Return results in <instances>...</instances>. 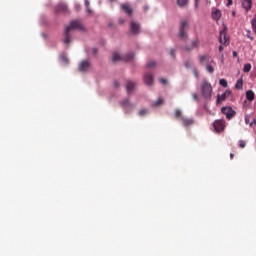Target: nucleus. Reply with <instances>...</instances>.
Here are the masks:
<instances>
[{
  "label": "nucleus",
  "mask_w": 256,
  "mask_h": 256,
  "mask_svg": "<svg viewBox=\"0 0 256 256\" xmlns=\"http://www.w3.org/2000/svg\"><path fill=\"white\" fill-rule=\"evenodd\" d=\"M120 25H123V23H125V19L124 18H120L119 21Z\"/></svg>",
  "instance_id": "obj_39"
},
{
  "label": "nucleus",
  "mask_w": 256,
  "mask_h": 256,
  "mask_svg": "<svg viewBox=\"0 0 256 256\" xmlns=\"http://www.w3.org/2000/svg\"><path fill=\"white\" fill-rule=\"evenodd\" d=\"M199 47V39H194L189 46L184 47V51H193Z\"/></svg>",
  "instance_id": "obj_14"
},
{
  "label": "nucleus",
  "mask_w": 256,
  "mask_h": 256,
  "mask_svg": "<svg viewBox=\"0 0 256 256\" xmlns=\"http://www.w3.org/2000/svg\"><path fill=\"white\" fill-rule=\"evenodd\" d=\"M206 71H208V73H215V68H213V66L211 64H207L206 65Z\"/></svg>",
  "instance_id": "obj_27"
},
{
  "label": "nucleus",
  "mask_w": 256,
  "mask_h": 256,
  "mask_svg": "<svg viewBox=\"0 0 256 256\" xmlns=\"http://www.w3.org/2000/svg\"><path fill=\"white\" fill-rule=\"evenodd\" d=\"M114 87L117 89V87H119V82L115 81L114 82Z\"/></svg>",
  "instance_id": "obj_42"
},
{
  "label": "nucleus",
  "mask_w": 256,
  "mask_h": 256,
  "mask_svg": "<svg viewBox=\"0 0 256 256\" xmlns=\"http://www.w3.org/2000/svg\"><path fill=\"white\" fill-rule=\"evenodd\" d=\"M246 146H247V142H245V140H240L239 141L240 149H245Z\"/></svg>",
  "instance_id": "obj_31"
},
{
  "label": "nucleus",
  "mask_w": 256,
  "mask_h": 256,
  "mask_svg": "<svg viewBox=\"0 0 256 256\" xmlns=\"http://www.w3.org/2000/svg\"><path fill=\"white\" fill-rule=\"evenodd\" d=\"M185 67L187 68V69H189V67H191V62H185Z\"/></svg>",
  "instance_id": "obj_37"
},
{
  "label": "nucleus",
  "mask_w": 256,
  "mask_h": 256,
  "mask_svg": "<svg viewBox=\"0 0 256 256\" xmlns=\"http://www.w3.org/2000/svg\"><path fill=\"white\" fill-rule=\"evenodd\" d=\"M197 7H199V0H195V9H197Z\"/></svg>",
  "instance_id": "obj_41"
},
{
  "label": "nucleus",
  "mask_w": 256,
  "mask_h": 256,
  "mask_svg": "<svg viewBox=\"0 0 256 256\" xmlns=\"http://www.w3.org/2000/svg\"><path fill=\"white\" fill-rule=\"evenodd\" d=\"M212 18L215 19V21H219L221 19V12L219 10L213 11Z\"/></svg>",
  "instance_id": "obj_23"
},
{
  "label": "nucleus",
  "mask_w": 256,
  "mask_h": 256,
  "mask_svg": "<svg viewBox=\"0 0 256 256\" xmlns=\"http://www.w3.org/2000/svg\"><path fill=\"white\" fill-rule=\"evenodd\" d=\"M213 127L216 133H221V131L225 130V120H216L213 123Z\"/></svg>",
  "instance_id": "obj_9"
},
{
  "label": "nucleus",
  "mask_w": 256,
  "mask_h": 256,
  "mask_svg": "<svg viewBox=\"0 0 256 256\" xmlns=\"http://www.w3.org/2000/svg\"><path fill=\"white\" fill-rule=\"evenodd\" d=\"M136 86H137V83H135L131 80H128L126 82V91H127V93H133V89H135Z\"/></svg>",
  "instance_id": "obj_18"
},
{
  "label": "nucleus",
  "mask_w": 256,
  "mask_h": 256,
  "mask_svg": "<svg viewBox=\"0 0 256 256\" xmlns=\"http://www.w3.org/2000/svg\"><path fill=\"white\" fill-rule=\"evenodd\" d=\"M200 93L204 99H211L213 93V87L211 86V83L204 80L200 85Z\"/></svg>",
  "instance_id": "obj_3"
},
{
  "label": "nucleus",
  "mask_w": 256,
  "mask_h": 256,
  "mask_svg": "<svg viewBox=\"0 0 256 256\" xmlns=\"http://www.w3.org/2000/svg\"><path fill=\"white\" fill-rule=\"evenodd\" d=\"M193 98H194V99H197V94H193Z\"/></svg>",
  "instance_id": "obj_47"
},
{
  "label": "nucleus",
  "mask_w": 256,
  "mask_h": 256,
  "mask_svg": "<svg viewBox=\"0 0 256 256\" xmlns=\"http://www.w3.org/2000/svg\"><path fill=\"white\" fill-rule=\"evenodd\" d=\"M243 71L244 73H249V71H251V64L250 63L245 64Z\"/></svg>",
  "instance_id": "obj_30"
},
{
  "label": "nucleus",
  "mask_w": 256,
  "mask_h": 256,
  "mask_svg": "<svg viewBox=\"0 0 256 256\" xmlns=\"http://www.w3.org/2000/svg\"><path fill=\"white\" fill-rule=\"evenodd\" d=\"M77 29L79 31H83V24H81V21L73 20L72 22H70V24L65 28L63 43L69 45V43H71L72 37L71 32L76 31Z\"/></svg>",
  "instance_id": "obj_1"
},
{
  "label": "nucleus",
  "mask_w": 256,
  "mask_h": 256,
  "mask_svg": "<svg viewBox=\"0 0 256 256\" xmlns=\"http://www.w3.org/2000/svg\"><path fill=\"white\" fill-rule=\"evenodd\" d=\"M179 38L185 41L187 39V21H181Z\"/></svg>",
  "instance_id": "obj_8"
},
{
  "label": "nucleus",
  "mask_w": 256,
  "mask_h": 256,
  "mask_svg": "<svg viewBox=\"0 0 256 256\" xmlns=\"http://www.w3.org/2000/svg\"><path fill=\"white\" fill-rule=\"evenodd\" d=\"M79 71H81L82 73H85L86 71H89V69H91V62L84 60L82 62H80L79 66H78Z\"/></svg>",
  "instance_id": "obj_11"
},
{
  "label": "nucleus",
  "mask_w": 256,
  "mask_h": 256,
  "mask_svg": "<svg viewBox=\"0 0 256 256\" xmlns=\"http://www.w3.org/2000/svg\"><path fill=\"white\" fill-rule=\"evenodd\" d=\"M97 51H98L97 48H93L92 49V55H97Z\"/></svg>",
  "instance_id": "obj_40"
},
{
  "label": "nucleus",
  "mask_w": 256,
  "mask_h": 256,
  "mask_svg": "<svg viewBox=\"0 0 256 256\" xmlns=\"http://www.w3.org/2000/svg\"><path fill=\"white\" fill-rule=\"evenodd\" d=\"M219 85L226 88L228 86V83L225 79H220L219 80Z\"/></svg>",
  "instance_id": "obj_32"
},
{
  "label": "nucleus",
  "mask_w": 256,
  "mask_h": 256,
  "mask_svg": "<svg viewBox=\"0 0 256 256\" xmlns=\"http://www.w3.org/2000/svg\"><path fill=\"white\" fill-rule=\"evenodd\" d=\"M219 43L221 45H229V38L227 37V28L224 27L219 34Z\"/></svg>",
  "instance_id": "obj_7"
},
{
  "label": "nucleus",
  "mask_w": 256,
  "mask_h": 256,
  "mask_svg": "<svg viewBox=\"0 0 256 256\" xmlns=\"http://www.w3.org/2000/svg\"><path fill=\"white\" fill-rule=\"evenodd\" d=\"M248 39H250L251 41H253V37H251V36H249V35H248Z\"/></svg>",
  "instance_id": "obj_46"
},
{
  "label": "nucleus",
  "mask_w": 256,
  "mask_h": 256,
  "mask_svg": "<svg viewBox=\"0 0 256 256\" xmlns=\"http://www.w3.org/2000/svg\"><path fill=\"white\" fill-rule=\"evenodd\" d=\"M221 112L223 113V115L226 116V119H228V121H230V119H233V117H235V115L237 114V112H235V110H233V108L231 107H222Z\"/></svg>",
  "instance_id": "obj_5"
},
{
  "label": "nucleus",
  "mask_w": 256,
  "mask_h": 256,
  "mask_svg": "<svg viewBox=\"0 0 256 256\" xmlns=\"http://www.w3.org/2000/svg\"><path fill=\"white\" fill-rule=\"evenodd\" d=\"M234 155L233 153L230 154V159H233Z\"/></svg>",
  "instance_id": "obj_48"
},
{
  "label": "nucleus",
  "mask_w": 256,
  "mask_h": 256,
  "mask_svg": "<svg viewBox=\"0 0 256 256\" xmlns=\"http://www.w3.org/2000/svg\"><path fill=\"white\" fill-rule=\"evenodd\" d=\"M169 55H171V57H173V59H175V49H170Z\"/></svg>",
  "instance_id": "obj_33"
},
{
  "label": "nucleus",
  "mask_w": 256,
  "mask_h": 256,
  "mask_svg": "<svg viewBox=\"0 0 256 256\" xmlns=\"http://www.w3.org/2000/svg\"><path fill=\"white\" fill-rule=\"evenodd\" d=\"M61 59L64 63H69V59H67L66 56H62Z\"/></svg>",
  "instance_id": "obj_36"
},
{
  "label": "nucleus",
  "mask_w": 256,
  "mask_h": 256,
  "mask_svg": "<svg viewBox=\"0 0 256 256\" xmlns=\"http://www.w3.org/2000/svg\"><path fill=\"white\" fill-rule=\"evenodd\" d=\"M235 87L236 89H243V79L237 80Z\"/></svg>",
  "instance_id": "obj_26"
},
{
  "label": "nucleus",
  "mask_w": 256,
  "mask_h": 256,
  "mask_svg": "<svg viewBox=\"0 0 256 256\" xmlns=\"http://www.w3.org/2000/svg\"><path fill=\"white\" fill-rule=\"evenodd\" d=\"M143 81H144L145 85H148V86L153 85V75L149 74V73L145 74L143 76Z\"/></svg>",
  "instance_id": "obj_17"
},
{
  "label": "nucleus",
  "mask_w": 256,
  "mask_h": 256,
  "mask_svg": "<svg viewBox=\"0 0 256 256\" xmlns=\"http://www.w3.org/2000/svg\"><path fill=\"white\" fill-rule=\"evenodd\" d=\"M85 7H86V8H89V0H85ZM87 12H88V13H91V10H90V9H87Z\"/></svg>",
  "instance_id": "obj_34"
},
{
  "label": "nucleus",
  "mask_w": 256,
  "mask_h": 256,
  "mask_svg": "<svg viewBox=\"0 0 256 256\" xmlns=\"http://www.w3.org/2000/svg\"><path fill=\"white\" fill-rule=\"evenodd\" d=\"M229 95H231V90H226L222 95L217 96L216 103H223V101H225Z\"/></svg>",
  "instance_id": "obj_15"
},
{
  "label": "nucleus",
  "mask_w": 256,
  "mask_h": 256,
  "mask_svg": "<svg viewBox=\"0 0 256 256\" xmlns=\"http://www.w3.org/2000/svg\"><path fill=\"white\" fill-rule=\"evenodd\" d=\"M195 77H199V73L195 72L194 73Z\"/></svg>",
  "instance_id": "obj_45"
},
{
  "label": "nucleus",
  "mask_w": 256,
  "mask_h": 256,
  "mask_svg": "<svg viewBox=\"0 0 256 256\" xmlns=\"http://www.w3.org/2000/svg\"><path fill=\"white\" fill-rule=\"evenodd\" d=\"M245 123L246 125H250V127H253V125H256V119L252 118L250 115H245Z\"/></svg>",
  "instance_id": "obj_20"
},
{
  "label": "nucleus",
  "mask_w": 256,
  "mask_h": 256,
  "mask_svg": "<svg viewBox=\"0 0 256 256\" xmlns=\"http://www.w3.org/2000/svg\"><path fill=\"white\" fill-rule=\"evenodd\" d=\"M146 67L147 69H155V67H157V62L151 60L147 63Z\"/></svg>",
  "instance_id": "obj_25"
},
{
  "label": "nucleus",
  "mask_w": 256,
  "mask_h": 256,
  "mask_svg": "<svg viewBox=\"0 0 256 256\" xmlns=\"http://www.w3.org/2000/svg\"><path fill=\"white\" fill-rule=\"evenodd\" d=\"M122 107L123 109H125V111H131V109H133V104H131V102H129L128 99L123 100L122 101Z\"/></svg>",
  "instance_id": "obj_19"
},
{
  "label": "nucleus",
  "mask_w": 256,
  "mask_h": 256,
  "mask_svg": "<svg viewBox=\"0 0 256 256\" xmlns=\"http://www.w3.org/2000/svg\"><path fill=\"white\" fill-rule=\"evenodd\" d=\"M174 117H175V119L180 121V123L183 125V127H191V125H193V123H195L193 118H188V117L184 116L183 113H181V110H179V109L175 110Z\"/></svg>",
  "instance_id": "obj_2"
},
{
  "label": "nucleus",
  "mask_w": 256,
  "mask_h": 256,
  "mask_svg": "<svg viewBox=\"0 0 256 256\" xmlns=\"http://www.w3.org/2000/svg\"><path fill=\"white\" fill-rule=\"evenodd\" d=\"M198 61L200 65H209V63H214V65H216L215 61L211 60V56H209V54L199 55Z\"/></svg>",
  "instance_id": "obj_6"
},
{
  "label": "nucleus",
  "mask_w": 256,
  "mask_h": 256,
  "mask_svg": "<svg viewBox=\"0 0 256 256\" xmlns=\"http://www.w3.org/2000/svg\"><path fill=\"white\" fill-rule=\"evenodd\" d=\"M232 15H235V12H232Z\"/></svg>",
  "instance_id": "obj_50"
},
{
  "label": "nucleus",
  "mask_w": 256,
  "mask_h": 256,
  "mask_svg": "<svg viewBox=\"0 0 256 256\" xmlns=\"http://www.w3.org/2000/svg\"><path fill=\"white\" fill-rule=\"evenodd\" d=\"M133 57H135V54H133V52H130L129 54L124 55V56H121V55H119V53L114 52L112 54V61H113V63H117V61L129 62V61H133Z\"/></svg>",
  "instance_id": "obj_4"
},
{
  "label": "nucleus",
  "mask_w": 256,
  "mask_h": 256,
  "mask_svg": "<svg viewBox=\"0 0 256 256\" xmlns=\"http://www.w3.org/2000/svg\"><path fill=\"white\" fill-rule=\"evenodd\" d=\"M242 7L246 12L251 11V8L253 7V0H242Z\"/></svg>",
  "instance_id": "obj_16"
},
{
  "label": "nucleus",
  "mask_w": 256,
  "mask_h": 256,
  "mask_svg": "<svg viewBox=\"0 0 256 256\" xmlns=\"http://www.w3.org/2000/svg\"><path fill=\"white\" fill-rule=\"evenodd\" d=\"M246 99H248V101H254L255 100V93L253 92V90H248L246 92Z\"/></svg>",
  "instance_id": "obj_22"
},
{
  "label": "nucleus",
  "mask_w": 256,
  "mask_h": 256,
  "mask_svg": "<svg viewBox=\"0 0 256 256\" xmlns=\"http://www.w3.org/2000/svg\"><path fill=\"white\" fill-rule=\"evenodd\" d=\"M251 25H252L253 32L256 34V14H255L254 18L251 21Z\"/></svg>",
  "instance_id": "obj_28"
},
{
  "label": "nucleus",
  "mask_w": 256,
  "mask_h": 256,
  "mask_svg": "<svg viewBox=\"0 0 256 256\" xmlns=\"http://www.w3.org/2000/svg\"><path fill=\"white\" fill-rule=\"evenodd\" d=\"M176 5L183 9L189 5V0H176Z\"/></svg>",
  "instance_id": "obj_21"
},
{
  "label": "nucleus",
  "mask_w": 256,
  "mask_h": 256,
  "mask_svg": "<svg viewBox=\"0 0 256 256\" xmlns=\"http://www.w3.org/2000/svg\"><path fill=\"white\" fill-rule=\"evenodd\" d=\"M219 52H220V53L223 52V45H220V46H219Z\"/></svg>",
  "instance_id": "obj_43"
},
{
  "label": "nucleus",
  "mask_w": 256,
  "mask_h": 256,
  "mask_svg": "<svg viewBox=\"0 0 256 256\" xmlns=\"http://www.w3.org/2000/svg\"><path fill=\"white\" fill-rule=\"evenodd\" d=\"M130 32L132 35H139L141 33V25L135 21L130 23Z\"/></svg>",
  "instance_id": "obj_10"
},
{
  "label": "nucleus",
  "mask_w": 256,
  "mask_h": 256,
  "mask_svg": "<svg viewBox=\"0 0 256 256\" xmlns=\"http://www.w3.org/2000/svg\"><path fill=\"white\" fill-rule=\"evenodd\" d=\"M233 5V0H228L227 7H231Z\"/></svg>",
  "instance_id": "obj_38"
},
{
  "label": "nucleus",
  "mask_w": 256,
  "mask_h": 256,
  "mask_svg": "<svg viewBox=\"0 0 256 256\" xmlns=\"http://www.w3.org/2000/svg\"><path fill=\"white\" fill-rule=\"evenodd\" d=\"M232 55L233 57H237V51H233Z\"/></svg>",
  "instance_id": "obj_44"
},
{
  "label": "nucleus",
  "mask_w": 256,
  "mask_h": 256,
  "mask_svg": "<svg viewBox=\"0 0 256 256\" xmlns=\"http://www.w3.org/2000/svg\"><path fill=\"white\" fill-rule=\"evenodd\" d=\"M120 9L128 15V17H131L133 15V8H131V5L129 4H121Z\"/></svg>",
  "instance_id": "obj_12"
},
{
  "label": "nucleus",
  "mask_w": 256,
  "mask_h": 256,
  "mask_svg": "<svg viewBox=\"0 0 256 256\" xmlns=\"http://www.w3.org/2000/svg\"><path fill=\"white\" fill-rule=\"evenodd\" d=\"M56 13H69V8L67 7L66 4L60 3L56 6Z\"/></svg>",
  "instance_id": "obj_13"
},
{
  "label": "nucleus",
  "mask_w": 256,
  "mask_h": 256,
  "mask_svg": "<svg viewBox=\"0 0 256 256\" xmlns=\"http://www.w3.org/2000/svg\"><path fill=\"white\" fill-rule=\"evenodd\" d=\"M147 113H149V110L148 109H142L138 112V115L140 117H145V115H147Z\"/></svg>",
  "instance_id": "obj_29"
},
{
  "label": "nucleus",
  "mask_w": 256,
  "mask_h": 256,
  "mask_svg": "<svg viewBox=\"0 0 256 256\" xmlns=\"http://www.w3.org/2000/svg\"><path fill=\"white\" fill-rule=\"evenodd\" d=\"M115 1H117V0H110V3H113V2H115Z\"/></svg>",
  "instance_id": "obj_49"
},
{
  "label": "nucleus",
  "mask_w": 256,
  "mask_h": 256,
  "mask_svg": "<svg viewBox=\"0 0 256 256\" xmlns=\"http://www.w3.org/2000/svg\"><path fill=\"white\" fill-rule=\"evenodd\" d=\"M163 103H164L163 97H159L158 100L152 103V107H159L160 105H163Z\"/></svg>",
  "instance_id": "obj_24"
},
{
  "label": "nucleus",
  "mask_w": 256,
  "mask_h": 256,
  "mask_svg": "<svg viewBox=\"0 0 256 256\" xmlns=\"http://www.w3.org/2000/svg\"><path fill=\"white\" fill-rule=\"evenodd\" d=\"M160 83H161L162 85H167V79H165V78H160Z\"/></svg>",
  "instance_id": "obj_35"
}]
</instances>
